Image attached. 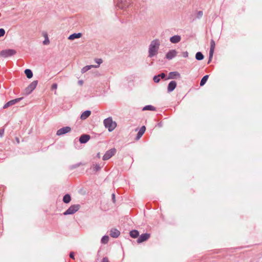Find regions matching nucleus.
<instances>
[{"label":"nucleus","instance_id":"473e14b6","mask_svg":"<svg viewBox=\"0 0 262 262\" xmlns=\"http://www.w3.org/2000/svg\"><path fill=\"white\" fill-rule=\"evenodd\" d=\"M95 62L98 64H100L102 62V60L101 59H96Z\"/></svg>","mask_w":262,"mask_h":262},{"label":"nucleus","instance_id":"6e6552de","mask_svg":"<svg viewBox=\"0 0 262 262\" xmlns=\"http://www.w3.org/2000/svg\"><path fill=\"white\" fill-rule=\"evenodd\" d=\"M71 130V127L66 126L62 127L57 131L56 134L58 136H61L70 132Z\"/></svg>","mask_w":262,"mask_h":262},{"label":"nucleus","instance_id":"f257e3e1","mask_svg":"<svg viewBox=\"0 0 262 262\" xmlns=\"http://www.w3.org/2000/svg\"><path fill=\"white\" fill-rule=\"evenodd\" d=\"M160 46V41L158 39L151 42L149 48V57H151L157 54Z\"/></svg>","mask_w":262,"mask_h":262},{"label":"nucleus","instance_id":"4468645a","mask_svg":"<svg viewBox=\"0 0 262 262\" xmlns=\"http://www.w3.org/2000/svg\"><path fill=\"white\" fill-rule=\"evenodd\" d=\"M120 234V231L116 229H112L110 231V235L114 238L118 237Z\"/></svg>","mask_w":262,"mask_h":262},{"label":"nucleus","instance_id":"bb28decb","mask_svg":"<svg viewBox=\"0 0 262 262\" xmlns=\"http://www.w3.org/2000/svg\"><path fill=\"white\" fill-rule=\"evenodd\" d=\"M195 58L198 60H202L204 58V56L201 52H197L195 55Z\"/></svg>","mask_w":262,"mask_h":262},{"label":"nucleus","instance_id":"2f4dec72","mask_svg":"<svg viewBox=\"0 0 262 262\" xmlns=\"http://www.w3.org/2000/svg\"><path fill=\"white\" fill-rule=\"evenodd\" d=\"M5 31L3 29H0V37L5 35Z\"/></svg>","mask_w":262,"mask_h":262},{"label":"nucleus","instance_id":"58836bf2","mask_svg":"<svg viewBox=\"0 0 262 262\" xmlns=\"http://www.w3.org/2000/svg\"><path fill=\"white\" fill-rule=\"evenodd\" d=\"M70 257L73 259L74 258V253L73 252H71L70 254Z\"/></svg>","mask_w":262,"mask_h":262},{"label":"nucleus","instance_id":"20e7f679","mask_svg":"<svg viewBox=\"0 0 262 262\" xmlns=\"http://www.w3.org/2000/svg\"><path fill=\"white\" fill-rule=\"evenodd\" d=\"M38 83L37 80L32 82L25 90L26 95H29L36 88Z\"/></svg>","mask_w":262,"mask_h":262},{"label":"nucleus","instance_id":"72a5a7b5","mask_svg":"<svg viewBox=\"0 0 262 262\" xmlns=\"http://www.w3.org/2000/svg\"><path fill=\"white\" fill-rule=\"evenodd\" d=\"M203 12H202V11H199V12H198V13H197V16H198V17L200 18V17H202V15H203Z\"/></svg>","mask_w":262,"mask_h":262},{"label":"nucleus","instance_id":"7c9ffc66","mask_svg":"<svg viewBox=\"0 0 262 262\" xmlns=\"http://www.w3.org/2000/svg\"><path fill=\"white\" fill-rule=\"evenodd\" d=\"M100 167L99 166V165H97V164H96L95 165H94L93 166V169H94V170L95 171H98L100 169Z\"/></svg>","mask_w":262,"mask_h":262},{"label":"nucleus","instance_id":"9b49d317","mask_svg":"<svg viewBox=\"0 0 262 262\" xmlns=\"http://www.w3.org/2000/svg\"><path fill=\"white\" fill-rule=\"evenodd\" d=\"M132 3V0H120V7L122 8L128 7Z\"/></svg>","mask_w":262,"mask_h":262},{"label":"nucleus","instance_id":"ddd939ff","mask_svg":"<svg viewBox=\"0 0 262 262\" xmlns=\"http://www.w3.org/2000/svg\"><path fill=\"white\" fill-rule=\"evenodd\" d=\"M90 139V136L88 135H82L79 138V142L81 143H86Z\"/></svg>","mask_w":262,"mask_h":262},{"label":"nucleus","instance_id":"e433bc0d","mask_svg":"<svg viewBox=\"0 0 262 262\" xmlns=\"http://www.w3.org/2000/svg\"><path fill=\"white\" fill-rule=\"evenodd\" d=\"M4 133V129H0V137H2Z\"/></svg>","mask_w":262,"mask_h":262},{"label":"nucleus","instance_id":"0eeeda50","mask_svg":"<svg viewBox=\"0 0 262 262\" xmlns=\"http://www.w3.org/2000/svg\"><path fill=\"white\" fill-rule=\"evenodd\" d=\"M21 99H22V98H16V99L10 100V101H8L7 103H6L4 105L3 108L5 109V108H8V107H9L10 106L13 105L15 104V103H16L18 102L19 101H20Z\"/></svg>","mask_w":262,"mask_h":262},{"label":"nucleus","instance_id":"79ce46f5","mask_svg":"<svg viewBox=\"0 0 262 262\" xmlns=\"http://www.w3.org/2000/svg\"><path fill=\"white\" fill-rule=\"evenodd\" d=\"M112 197H113V200H115V194H112Z\"/></svg>","mask_w":262,"mask_h":262},{"label":"nucleus","instance_id":"39448f33","mask_svg":"<svg viewBox=\"0 0 262 262\" xmlns=\"http://www.w3.org/2000/svg\"><path fill=\"white\" fill-rule=\"evenodd\" d=\"M80 208V205L78 204L73 205L70 206L68 209L63 213L64 215L72 214L77 211Z\"/></svg>","mask_w":262,"mask_h":262},{"label":"nucleus","instance_id":"a19ab883","mask_svg":"<svg viewBox=\"0 0 262 262\" xmlns=\"http://www.w3.org/2000/svg\"><path fill=\"white\" fill-rule=\"evenodd\" d=\"M79 83L80 84V85H82V83H83V81L82 80H80L79 81Z\"/></svg>","mask_w":262,"mask_h":262},{"label":"nucleus","instance_id":"1a4fd4ad","mask_svg":"<svg viewBox=\"0 0 262 262\" xmlns=\"http://www.w3.org/2000/svg\"><path fill=\"white\" fill-rule=\"evenodd\" d=\"M150 234L144 233L141 234L137 239L138 243H141L143 242L147 241L150 237Z\"/></svg>","mask_w":262,"mask_h":262},{"label":"nucleus","instance_id":"6ab92c4d","mask_svg":"<svg viewBox=\"0 0 262 262\" xmlns=\"http://www.w3.org/2000/svg\"><path fill=\"white\" fill-rule=\"evenodd\" d=\"M91 114V111H85L82 113V114L81 115L80 118L82 120H85L90 116Z\"/></svg>","mask_w":262,"mask_h":262},{"label":"nucleus","instance_id":"c85d7f7f","mask_svg":"<svg viewBox=\"0 0 262 262\" xmlns=\"http://www.w3.org/2000/svg\"><path fill=\"white\" fill-rule=\"evenodd\" d=\"M109 239V237L108 236H104L101 239V242L103 244H106Z\"/></svg>","mask_w":262,"mask_h":262},{"label":"nucleus","instance_id":"cd10ccee","mask_svg":"<svg viewBox=\"0 0 262 262\" xmlns=\"http://www.w3.org/2000/svg\"><path fill=\"white\" fill-rule=\"evenodd\" d=\"M155 107L152 105H147L145 106L143 108V110H149V111H155Z\"/></svg>","mask_w":262,"mask_h":262},{"label":"nucleus","instance_id":"f704fd0d","mask_svg":"<svg viewBox=\"0 0 262 262\" xmlns=\"http://www.w3.org/2000/svg\"><path fill=\"white\" fill-rule=\"evenodd\" d=\"M57 88V84L56 83H54L52 84L51 89L52 90H56Z\"/></svg>","mask_w":262,"mask_h":262},{"label":"nucleus","instance_id":"f03ea898","mask_svg":"<svg viewBox=\"0 0 262 262\" xmlns=\"http://www.w3.org/2000/svg\"><path fill=\"white\" fill-rule=\"evenodd\" d=\"M103 123L105 127L108 128L109 132L113 131L117 126L116 123L113 121L111 117L104 119Z\"/></svg>","mask_w":262,"mask_h":262},{"label":"nucleus","instance_id":"a211bd4d","mask_svg":"<svg viewBox=\"0 0 262 262\" xmlns=\"http://www.w3.org/2000/svg\"><path fill=\"white\" fill-rule=\"evenodd\" d=\"M145 129H146V127L145 126H143L141 127V128H140V129L139 130V131L138 133L137 136L136 138L137 140H139L142 137V136L144 133Z\"/></svg>","mask_w":262,"mask_h":262},{"label":"nucleus","instance_id":"c756f323","mask_svg":"<svg viewBox=\"0 0 262 262\" xmlns=\"http://www.w3.org/2000/svg\"><path fill=\"white\" fill-rule=\"evenodd\" d=\"M153 80L155 82H157V83L159 82L160 80V76L157 75V76H154Z\"/></svg>","mask_w":262,"mask_h":262},{"label":"nucleus","instance_id":"9d476101","mask_svg":"<svg viewBox=\"0 0 262 262\" xmlns=\"http://www.w3.org/2000/svg\"><path fill=\"white\" fill-rule=\"evenodd\" d=\"M215 47V41L212 39L210 41V49L209 51V60H211L212 58L213 54L214 53V50Z\"/></svg>","mask_w":262,"mask_h":262},{"label":"nucleus","instance_id":"5701e85b","mask_svg":"<svg viewBox=\"0 0 262 262\" xmlns=\"http://www.w3.org/2000/svg\"><path fill=\"white\" fill-rule=\"evenodd\" d=\"M129 234L132 237L135 238L139 236V233L137 230H134L130 232Z\"/></svg>","mask_w":262,"mask_h":262},{"label":"nucleus","instance_id":"423d86ee","mask_svg":"<svg viewBox=\"0 0 262 262\" xmlns=\"http://www.w3.org/2000/svg\"><path fill=\"white\" fill-rule=\"evenodd\" d=\"M116 152V150L115 148L111 149L110 150L107 151L104 155L103 157V160H107L110 159L112 156H113L115 154Z\"/></svg>","mask_w":262,"mask_h":262},{"label":"nucleus","instance_id":"f3484780","mask_svg":"<svg viewBox=\"0 0 262 262\" xmlns=\"http://www.w3.org/2000/svg\"><path fill=\"white\" fill-rule=\"evenodd\" d=\"M82 36V34L81 33H74L71 35H70L68 37L69 40H74L76 38H79Z\"/></svg>","mask_w":262,"mask_h":262},{"label":"nucleus","instance_id":"b1692460","mask_svg":"<svg viewBox=\"0 0 262 262\" xmlns=\"http://www.w3.org/2000/svg\"><path fill=\"white\" fill-rule=\"evenodd\" d=\"M25 73L26 75V76L28 78H31L33 76V73L31 70L30 69H26L25 71Z\"/></svg>","mask_w":262,"mask_h":262},{"label":"nucleus","instance_id":"7ed1b4c3","mask_svg":"<svg viewBox=\"0 0 262 262\" xmlns=\"http://www.w3.org/2000/svg\"><path fill=\"white\" fill-rule=\"evenodd\" d=\"M16 51L13 49H5L0 52V57L7 58L15 55Z\"/></svg>","mask_w":262,"mask_h":262},{"label":"nucleus","instance_id":"4be33fe9","mask_svg":"<svg viewBox=\"0 0 262 262\" xmlns=\"http://www.w3.org/2000/svg\"><path fill=\"white\" fill-rule=\"evenodd\" d=\"M99 67V66H96V65H90V66H86L84 67H83L82 70L81 72L82 73H85L88 70H90L92 68H97Z\"/></svg>","mask_w":262,"mask_h":262},{"label":"nucleus","instance_id":"dca6fc26","mask_svg":"<svg viewBox=\"0 0 262 262\" xmlns=\"http://www.w3.org/2000/svg\"><path fill=\"white\" fill-rule=\"evenodd\" d=\"M181 36L179 35H174L170 38V41L173 43L179 42L181 40Z\"/></svg>","mask_w":262,"mask_h":262},{"label":"nucleus","instance_id":"2eb2a0df","mask_svg":"<svg viewBox=\"0 0 262 262\" xmlns=\"http://www.w3.org/2000/svg\"><path fill=\"white\" fill-rule=\"evenodd\" d=\"M176 86H177L176 82L174 81H171L168 84V88H167L168 91L169 92H172L173 90H174V89L176 88Z\"/></svg>","mask_w":262,"mask_h":262},{"label":"nucleus","instance_id":"412c9836","mask_svg":"<svg viewBox=\"0 0 262 262\" xmlns=\"http://www.w3.org/2000/svg\"><path fill=\"white\" fill-rule=\"evenodd\" d=\"M43 37L45 38V40L43 41V44L45 45H47L50 43V40L48 38V34L47 32H44L42 34Z\"/></svg>","mask_w":262,"mask_h":262},{"label":"nucleus","instance_id":"aec40b11","mask_svg":"<svg viewBox=\"0 0 262 262\" xmlns=\"http://www.w3.org/2000/svg\"><path fill=\"white\" fill-rule=\"evenodd\" d=\"M177 77H180V74L178 72H172L169 73L168 79H174Z\"/></svg>","mask_w":262,"mask_h":262},{"label":"nucleus","instance_id":"37998d69","mask_svg":"<svg viewBox=\"0 0 262 262\" xmlns=\"http://www.w3.org/2000/svg\"><path fill=\"white\" fill-rule=\"evenodd\" d=\"M17 143H19V141L18 139H17Z\"/></svg>","mask_w":262,"mask_h":262},{"label":"nucleus","instance_id":"c9c22d12","mask_svg":"<svg viewBox=\"0 0 262 262\" xmlns=\"http://www.w3.org/2000/svg\"><path fill=\"white\" fill-rule=\"evenodd\" d=\"M101 262H109V260L107 257H104Z\"/></svg>","mask_w":262,"mask_h":262},{"label":"nucleus","instance_id":"a878e982","mask_svg":"<svg viewBox=\"0 0 262 262\" xmlns=\"http://www.w3.org/2000/svg\"><path fill=\"white\" fill-rule=\"evenodd\" d=\"M208 77H209L208 75H205V76H204L203 77V78L201 79V82H200L201 86H203L205 84V83L206 82V81L208 78Z\"/></svg>","mask_w":262,"mask_h":262},{"label":"nucleus","instance_id":"ea45409f","mask_svg":"<svg viewBox=\"0 0 262 262\" xmlns=\"http://www.w3.org/2000/svg\"><path fill=\"white\" fill-rule=\"evenodd\" d=\"M183 56L184 57H187L188 56V53L187 52L184 53Z\"/></svg>","mask_w":262,"mask_h":262},{"label":"nucleus","instance_id":"4c0bfd02","mask_svg":"<svg viewBox=\"0 0 262 262\" xmlns=\"http://www.w3.org/2000/svg\"><path fill=\"white\" fill-rule=\"evenodd\" d=\"M158 76H160V77L162 78H164L165 77V75L164 73H161V74L158 75Z\"/></svg>","mask_w":262,"mask_h":262},{"label":"nucleus","instance_id":"393cba45","mask_svg":"<svg viewBox=\"0 0 262 262\" xmlns=\"http://www.w3.org/2000/svg\"><path fill=\"white\" fill-rule=\"evenodd\" d=\"M71 200V196L69 194H67L63 196V201L64 203H69Z\"/></svg>","mask_w":262,"mask_h":262},{"label":"nucleus","instance_id":"f8f14e48","mask_svg":"<svg viewBox=\"0 0 262 262\" xmlns=\"http://www.w3.org/2000/svg\"><path fill=\"white\" fill-rule=\"evenodd\" d=\"M177 54V52L176 50H172L169 51L166 55V57L168 59H171L173 57H174Z\"/></svg>","mask_w":262,"mask_h":262}]
</instances>
